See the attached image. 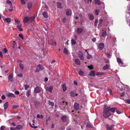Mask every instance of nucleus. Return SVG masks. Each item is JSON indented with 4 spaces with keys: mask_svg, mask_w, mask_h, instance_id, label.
<instances>
[{
    "mask_svg": "<svg viewBox=\"0 0 130 130\" xmlns=\"http://www.w3.org/2000/svg\"><path fill=\"white\" fill-rule=\"evenodd\" d=\"M110 108V107L106 105H104V109L103 112V116L104 117L107 118L110 115L111 113L109 111Z\"/></svg>",
    "mask_w": 130,
    "mask_h": 130,
    "instance_id": "1",
    "label": "nucleus"
},
{
    "mask_svg": "<svg viewBox=\"0 0 130 130\" xmlns=\"http://www.w3.org/2000/svg\"><path fill=\"white\" fill-rule=\"evenodd\" d=\"M126 13V18L127 23L130 27V3H129V6H127Z\"/></svg>",
    "mask_w": 130,
    "mask_h": 130,
    "instance_id": "2",
    "label": "nucleus"
},
{
    "mask_svg": "<svg viewBox=\"0 0 130 130\" xmlns=\"http://www.w3.org/2000/svg\"><path fill=\"white\" fill-rule=\"evenodd\" d=\"M61 119L64 122H67L68 123L69 122L68 118L66 116L64 115L62 116L61 118Z\"/></svg>",
    "mask_w": 130,
    "mask_h": 130,
    "instance_id": "3",
    "label": "nucleus"
},
{
    "mask_svg": "<svg viewBox=\"0 0 130 130\" xmlns=\"http://www.w3.org/2000/svg\"><path fill=\"white\" fill-rule=\"evenodd\" d=\"M67 102H63L62 104V106L63 107H61L62 109H64V110H66V109H67L68 107V106L67 105Z\"/></svg>",
    "mask_w": 130,
    "mask_h": 130,
    "instance_id": "4",
    "label": "nucleus"
},
{
    "mask_svg": "<svg viewBox=\"0 0 130 130\" xmlns=\"http://www.w3.org/2000/svg\"><path fill=\"white\" fill-rule=\"evenodd\" d=\"M44 69V68L43 67L40 65H39L36 67V71L37 72H38L39 71L42 70Z\"/></svg>",
    "mask_w": 130,
    "mask_h": 130,
    "instance_id": "5",
    "label": "nucleus"
},
{
    "mask_svg": "<svg viewBox=\"0 0 130 130\" xmlns=\"http://www.w3.org/2000/svg\"><path fill=\"white\" fill-rule=\"evenodd\" d=\"M45 89L46 91L52 93V90L53 89V87L52 86H50L49 87H47Z\"/></svg>",
    "mask_w": 130,
    "mask_h": 130,
    "instance_id": "6",
    "label": "nucleus"
},
{
    "mask_svg": "<svg viewBox=\"0 0 130 130\" xmlns=\"http://www.w3.org/2000/svg\"><path fill=\"white\" fill-rule=\"evenodd\" d=\"M78 56L82 60H84V57L83 53L79 51L78 53Z\"/></svg>",
    "mask_w": 130,
    "mask_h": 130,
    "instance_id": "7",
    "label": "nucleus"
},
{
    "mask_svg": "<svg viewBox=\"0 0 130 130\" xmlns=\"http://www.w3.org/2000/svg\"><path fill=\"white\" fill-rule=\"evenodd\" d=\"M104 47V44L103 43H101L99 44L98 48L100 50H102Z\"/></svg>",
    "mask_w": 130,
    "mask_h": 130,
    "instance_id": "8",
    "label": "nucleus"
},
{
    "mask_svg": "<svg viewBox=\"0 0 130 130\" xmlns=\"http://www.w3.org/2000/svg\"><path fill=\"white\" fill-rule=\"evenodd\" d=\"M41 90L38 87H36L34 89V92L36 93L40 92Z\"/></svg>",
    "mask_w": 130,
    "mask_h": 130,
    "instance_id": "9",
    "label": "nucleus"
},
{
    "mask_svg": "<svg viewBox=\"0 0 130 130\" xmlns=\"http://www.w3.org/2000/svg\"><path fill=\"white\" fill-rule=\"evenodd\" d=\"M74 107L75 110H78L79 108V104L77 103H75Z\"/></svg>",
    "mask_w": 130,
    "mask_h": 130,
    "instance_id": "10",
    "label": "nucleus"
},
{
    "mask_svg": "<svg viewBox=\"0 0 130 130\" xmlns=\"http://www.w3.org/2000/svg\"><path fill=\"white\" fill-rule=\"evenodd\" d=\"M117 60L120 65L121 66H122V64H123V62L121 59L119 58H117Z\"/></svg>",
    "mask_w": 130,
    "mask_h": 130,
    "instance_id": "11",
    "label": "nucleus"
},
{
    "mask_svg": "<svg viewBox=\"0 0 130 130\" xmlns=\"http://www.w3.org/2000/svg\"><path fill=\"white\" fill-rule=\"evenodd\" d=\"M7 96L9 98L10 97L15 98L16 97L13 94L10 93H8L7 94Z\"/></svg>",
    "mask_w": 130,
    "mask_h": 130,
    "instance_id": "12",
    "label": "nucleus"
},
{
    "mask_svg": "<svg viewBox=\"0 0 130 130\" xmlns=\"http://www.w3.org/2000/svg\"><path fill=\"white\" fill-rule=\"evenodd\" d=\"M2 19L5 21L7 22L8 23H9L11 21V19L10 18H5L4 17H2Z\"/></svg>",
    "mask_w": 130,
    "mask_h": 130,
    "instance_id": "13",
    "label": "nucleus"
},
{
    "mask_svg": "<svg viewBox=\"0 0 130 130\" xmlns=\"http://www.w3.org/2000/svg\"><path fill=\"white\" fill-rule=\"evenodd\" d=\"M13 75L12 74L9 75L8 77V81L9 82H12L13 81Z\"/></svg>",
    "mask_w": 130,
    "mask_h": 130,
    "instance_id": "14",
    "label": "nucleus"
},
{
    "mask_svg": "<svg viewBox=\"0 0 130 130\" xmlns=\"http://www.w3.org/2000/svg\"><path fill=\"white\" fill-rule=\"evenodd\" d=\"M29 21V19L28 17H25L23 20V22L24 23L27 22Z\"/></svg>",
    "mask_w": 130,
    "mask_h": 130,
    "instance_id": "15",
    "label": "nucleus"
},
{
    "mask_svg": "<svg viewBox=\"0 0 130 130\" xmlns=\"http://www.w3.org/2000/svg\"><path fill=\"white\" fill-rule=\"evenodd\" d=\"M88 17L90 20H93L94 17L92 14L91 13H89L88 14Z\"/></svg>",
    "mask_w": 130,
    "mask_h": 130,
    "instance_id": "16",
    "label": "nucleus"
},
{
    "mask_svg": "<svg viewBox=\"0 0 130 130\" xmlns=\"http://www.w3.org/2000/svg\"><path fill=\"white\" fill-rule=\"evenodd\" d=\"M70 94L72 96H75L77 95V94L74 91H71L70 92Z\"/></svg>",
    "mask_w": 130,
    "mask_h": 130,
    "instance_id": "17",
    "label": "nucleus"
},
{
    "mask_svg": "<svg viewBox=\"0 0 130 130\" xmlns=\"http://www.w3.org/2000/svg\"><path fill=\"white\" fill-rule=\"evenodd\" d=\"M113 126V125H106V127L107 130H112Z\"/></svg>",
    "mask_w": 130,
    "mask_h": 130,
    "instance_id": "18",
    "label": "nucleus"
},
{
    "mask_svg": "<svg viewBox=\"0 0 130 130\" xmlns=\"http://www.w3.org/2000/svg\"><path fill=\"white\" fill-rule=\"evenodd\" d=\"M107 35L106 32L105 31H104L102 32V34L101 35H100V37H105Z\"/></svg>",
    "mask_w": 130,
    "mask_h": 130,
    "instance_id": "19",
    "label": "nucleus"
},
{
    "mask_svg": "<svg viewBox=\"0 0 130 130\" xmlns=\"http://www.w3.org/2000/svg\"><path fill=\"white\" fill-rule=\"evenodd\" d=\"M6 3L9 4L10 6V8H13V7L12 6V4L11 2L9 0H7L6 1Z\"/></svg>",
    "mask_w": 130,
    "mask_h": 130,
    "instance_id": "20",
    "label": "nucleus"
},
{
    "mask_svg": "<svg viewBox=\"0 0 130 130\" xmlns=\"http://www.w3.org/2000/svg\"><path fill=\"white\" fill-rule=\"evenodd\" d=\"M83 30V29L82 28H78L77 29V33L78 34L81 33Z\"/></svg>",
    "mask_w": 130,
    "mask_h": 130,
    "instance_id": "21",
    "label": "nucleus"
},
{
    "mask_svg": "<svg viewBox=\"0 0 130 130\" xmlns=\"http://www.w3.org/2000/svg\"><path fill=\"white\" fill-rule=\"evenodd\" d=\"M89 75L90 76H93L95 75V73L94 71H91L90 72Z\"/></svg>",
    "mask_w": 130,
    "mask_h": 130,
    "instance_id": "22",
    "label": "nucleus"
},
{
    "mask_svg": "<svg viewBox=\"0 0 130 130\" xmlns=\"http://www.w3.org/2000/svg\"><path fill=\"white\" fill-rule=\"evenodd\" d=\"M66 14L67 15H70L71 14V11L70 10L68 9L66 10Z\"/></svg>",
    "mask_w": 130,
    "mask_h": 130,
    "instance_id": "23",
    "label": "nucleus"
},
{
    "mask_svg": "<svg viewBox=\"0 0 130 130\" xmlns=\"http://www.w3.org/2000/svg\"><path fill=\"white\" fill-rule=\"evenodd\" d=\"M21 24H19V25H17V27L19 29V31H22L23 30L22 28H21Z\"/></svg>",
    "mask_w": 130,
    "mask_h": 130,
    "instance_id": "24",
    "label": "nucleus"
},
{
    "mask_svg": "<svg viewBox=\"0 0 130 130\" xmlns=\"http://www.w3.org/2000/svg\"><path fill=\"white\" fill-rule=\"evenodd\" d=\"M15 22L16 23V24L17 25H19V24H21L20 21L18 19H16L14 20Z\"/></svg>",
    "mask_w": 130,
    "mask_h": 130,
    "instance_id": "25",
    "label": "nucleus"
},
{
    "mask_svg": "<svg viewBox=\"0 0 130 130\" xmlns=\"http://www.w3.org/2000/svg\"><path fill=\"white\" fill-rule=\"evenodd\" d=\"M43 14L44 17L45 18H47L48 17V13L47 12L44 11Z\"/></svg>",
    "mask_w": 130,
    "mask_h": 130,
    "instance_id": "26",
    "label": "nucleus"
},
{
    "mask_svg": "<svg viewBox=\"0 0 130 130\" xmlns=\"http://www.w3.org/2000/svg\"><path fill=\"white\" fill-rule=\"evenodd\" d=\"M35 16H34L33 17H30L29 18V21L32 22V21H34L35 19Z\"/></svg>",
    "mask_w": 130,
    "mask_h": 130,
    "instance_id": "27",
    "label": "nucleus"
},
{
    "mask_svg": "<svg viewBox=\"0 0 130 130\" xmlns=\"http://www.w3.org/2000/svg\"><path fill=\"white\" fill-rule=\"evenodd\" d=\"M31 93V91L30 90H27L26 93V96L28 97H29Z\"/></svg>",
    "mask_w": 130,
    "mask_h": 130,
    "instance_id": "28",
    "label": "nucleus"
},
{
    "mask_svg": "<svg viewBox=\"0 0 130 130\" xmlns=\"http://www.w3.org/2000/svg\"><path fill=\"white\" fill-rule=\"evenodd\" d=\"M57 7L60 8H62V7L61 6V3L58 2L57 3Z\"/></svg>",
    "mask_w": 130,
    "mask_h": 130,
    "instance_id": "29",
    "label": "nucleus"
},
{
    "mask_svg": "<svg viewBox=\"0 0 130 130\" xmlns=\"http://www.w3.org/2000/svg\"><path fill=\"white\" fill-rule=\"evenodd\" d=\"M75 63L78 65H80V62L79 60L78 59H76L75 60Z\"/></svg>",
    "mask_w": 130,
    "mask_h": 130,
    "instance_id": "30",
    "label": "nucleus"
},
{
    "mask_svg": "<svg viewBox=\"0 0 130 130\" xmlns=\"http://www.w3.org/2000/svg\"><path fill=\"white\" fill-rule=\"evenodd\" d=\"M8 102L5 103L4 105V109H6L8 107Z\"/></svg>",
    "mask_w": 130,
    "mask_h": 130,
    "instance_id": "31",
    "label": "nucleus"
},
{
    "mask_svg": "<svg viewBox=\"0 0 130 130\" xmlns=\"http://www.w3.org/2000/svg\"><path fill=\"white\" fill-rule=\"evenodd\" d=\"M32 6V4L31 3H28L27 5V8L29 9H30Z\"/></svg>",
    "mask_w": 130,
    "mask_h": 130,
    "instance_id": "32",
    "label": "nucleus"
},
{
    "mask_svg": "<svg viewBox=\"0 0 130 130\" xmlns=\"http://www.w3.org/2000/svg\"><path fill=\"white\" fill-rule=\"evenodd\" d=\"M109 65V64H106L105 66L103 67V69L104 70H105L108 68Z\"/></svg>",
    "mask_w": 130,
    "mask_h": 130,
    "instance_id": "33",
    "label": "nucleus"
},
{
    "mask_svg": "<svg viewBox=\"0 0 130 130\" xmlns=\"http://www.w3.org/2000/svg\"><path fill=\"white\" fill-rule=\"evenodd\" d=\"M25 90H26L28 88L30 87V85L27 84H24V85Z\"/></svg>",
    "mask_w": 130,
    "mask_h": 130,
    "instance_id": "34",
    "label": "nucleus"
},
{
    "mask_svg": "<svg viewBox=\"0 0 130 130\" xmlns=\"http://www.w3.org/2000/svg\"><path fill=\"white\" fill-rule=\"evenodd\" d=\"M23 126L21 125H18L16 126V128L18 129H20L22 128Z\"/></svg>",
    "mask_w": 130,
    "mask_h": 130,
    "instance_id": "35",
    "label": "nucleus"
},
{
    "mask_svg": "<svg viewBox=\"0 0 130 130\" xmlns=\"http://www.w3.org/2000/svg\"><path fill=\"white\" fill-rule=\"evenodd\" d=\"M62 88L64 91L66 90L67 88L66 87V85L65 84H64L62 86Z\"/></svg>",
    "mask_w": 130,
    "mask_h": 130,
    "instance_id": "36",
    "label": "nucleus"
},
{
    "mask_svg": "<svg viewBox=\"0 0 130 130\" xmlns=\"http://www.w3.org/2000/svg\"><path fill=\"white\" fill-rule=\"evenodd\" d=\"M71 43L72 44L75 45L76 44V42L75 40L73 39L71 40Z\"/></svg>",
    "mask_w": 130,
    "mask_h": 130,
    "instance_id": "37",
    "label": "nucleus"
},
{
    "mask_svg": "<svg viewBox=\"0 0 130 130\" xmlns=\"http://www.w3.org/2000/svg\"><path fill=\"white\" fill-rule=\"evenodd\" d=\"M116 109V108L115 107H113L112 108H111L110 109V111L114 112L115 110Z\"/></svg>",
    "mask_w": 130,
    "mask_h": 130,
    "instance_id": "38",
    "label": "nucleus"
},
{
    "mask_svg": "<svg viewBox=\"0 0 130 130\" xmlns=\"http://www.w3.org/2000/svg\"><path fill=\"white\" fill-rule=\"evenodd\" d=\"M95 2L96 4L98 5L101 4L99 0H95Z\"/></svg>",
    "mask_w": 130,
    "mask_h": 130,
    "instance_id": "39",
    "label": "nucleus"
},
{
    "mask_svg": "<svg viewBox=\"0 0 130 130\" xmlns=\"http://www.w3.org/2000/svg\"><path fill=\"white\" fill-rule=\"evenodd\" d=\"M63 52L66 54H68V50H67L66 48H64L63 50Z\"/></svg>",
    "mask_w": 130,
    "mask_h": 130,
    "instance_id": "40",
    "label": "nucleus"
},
{
    "mask_svg": "<svg viewBox=\"0 0 130 130\" xmlns=\"http://www.w3.org/2000/svg\"><path fill=\"white\" fill-rule=\"evenodd\" d=\"M49 103H48L49 105H50L51 106H54V103L51 102L50 101H48Z\"/></svg>",
    "mask_w": 130,
    "mask_h": 130,
    "instance_id": "41",
    "label": "nucleus"
},
{
    "mask_svg": "<svg viewBox=\"0 0 130 130\" xmlns=\"http://www.w3.org/2000/svg\"><path fill=\"white\" fill-rule=\"evenodd\" d=\"M87 57L88 58L90 59L92 57V56L88 54V52H87Z\"/></svg>",
    "mask_w": 130,
    "mask_h": 130,
    "instance_id": "42",
    "label": "nucleus"
},
{
    "mask_svg": "<svg viewBox=\"0 0 130 130\" xmlns=\"http://www.w3.org/2000/svg\"><path fill=\"white\" fill-rule=\"evenodd\" d=\"M37 117L38 118H42L43 117V116L42 115H40L39 114H38L37 115Z\"/></svg>",
    "mask_w": 130,
    "mask_h": 130,
    "instance_id": "43",
    "label": "nucleus"
},
{
    "mask_svg": "<svg viewBox=\"0 0 130 130\" xmlns=\"http://www.w3.org/2000/svg\"><path fill=\"white\" fill-rule=\"evenodd\" d=\"M34 104L35 106L37 107L39 104V103L37 101H36L35 102Z\"/></svg>",
    "mask_w": 130,
    "mask_h": 130,
    "instance_id": "44",
    "label": "nucleus"
},
{
    "mask_svg": "<svg viewBox=\"0 0 130 130\" xmlns=\"http://www.w3.org/2000/svg\"><path fill=\"white\" fill-rule=\"evenodd\" d=\"M78 74L79 75H83L84 74V72L80 70L78 73Z\"/></svg>",
    "mask_w": 130,
    "mask_h": 130,
    "instance_id": "45",
    "label": "nucleus"
},
{
    "mask_svg": "<svg viewBox=\"0 0 130 130\" xmlns=\"http://www.w3.org/2000/svg\"><path fill=\"white\" fill-rule=\"evenodd\" d=\"M100 11L99 10L96 9L95 10V13L96 15H98Z\"/></svg>",
    "mask_w": 130,
    "mask_h": 130,
    "instance_id": "46",
    "label": "nucleus"
},
{
    "mask_svg": "<svg viewBox=\"0 0 130 130\" xmlns=\"http://www.w3.org/2000/svg\"><path fill=\"white\" fill-rule=\"evenodd\" d=\"M103 74V73H102L100 72H98L96 73V75L97 76H98L100 75H102Z\"/></svg>",
    "mask_w": 130,
    "mask_h": 130,
    "instance_id": "47",
    "label": "nucleus"
},
{
    "mask_svg": "<svg viewBox=\"0 0 130 130\" xmlns=\"http://www.w3.org/2000/svg\"><path fill=\"white\" fill-rule=\"evenodd\" d=\"M92 125L88 123L87 124L86 126L89 128H91L92 127Z\"/></svg>",
    "mask_w": 130,
    "mask_h": 130,
    "instance_id": "48",
    "label": "nucleus"
},
{
    "mask_svg": "<svg viewBox=\"0 0 130 130\" xmlns=\"http://www.w3.org/2000/svg\"><path fill=\"white\" fill-rule=\"evenodd\" d=\"M125 102L128 104H130V99H127L125 100Z\"/></svg>",
    "mask_w": 130,
    "mask_h": 130,
    "instance_id": "49",
    "label": "nucleus"
},
{
    "mask_svg": "<svg viewBox=\"0 0 130 130\" xmlns=\"http://www.w3.org/2000/svg\"><path fill=\"white\" fill-rule=\"evenodd\" d=\"M19 66L21 69L22 70L23 69V66L22 64L20 63L19 64Z\"/></svg>",
    "mask_w": 130,
    "mask_h": 130,
    "instance_id": "50",
    "label": "nucleus"
},
{
    "mask_svg": "<svg viewBox=\"0 0 130 130\" xmlns=\"http://www.w3.org/2000/svg\"><path fill=\"white\" fill-rule=\"evenodd\" d=\"M3 51L4 53H6L8 52V50L6 48H4Z\"/></svg>",
    "mask_w": 130,
    "mask_h": 130,
    "instance_id": "51",
    "label": "nucleus"
},
{
    "mask_svg": "<svg viewBox=\"0 0 130 130\" xmlns=\"http://www.w3.org/2000/svg\"><path fill=\"white\" fill-rule=\"evenodd\" d=\"M21 4L23 5H24L26 3L24 0H21Z\"/></svg>",
    "mask_w": 130,
    "mask_h": 130,
    "instance_id": "52",
    "label": "nucleus"
},
{
    "mask_svg": "<svg viewBox=\"0 0 130 130\" xmlns=\"http://www.w3.org/2000/svg\"><path fill=\"white\" fill-rule=\"evenodd\" d=\"M5 128V127L4 126H2L0 128V130H4Z\"/></svg>",
    "mask_w": 130,
    "mask_h": 130,
    "instance_id": "53",
    "label": "nucleus"
},
{
    "mask_svg": "<svg viewBox=\"0 0 130 130\" xmlns=\"http://www.w3.org/2000/svg\"><path fill=\"white\" fill-rule=\"evenodd\" d=\"M19 107L18 105H15L12 106V107L13 109H15L17 108L18 107Z\"/></svg>",
    "mask_w": 130,
    "mask_h": 130,
    "instance_id": "54",
    "label": "nucleus"
},
{
    "mask_svg": "<svg viewBox=\"0 0 130 130\" xmlns=\"http://www.w3.org/2000/svg\"><path fill=\"white\" fill-rule=\"evenodd\" d=\"M31 126L32 127L34 128H37V126H34V124H32V125H31Z\"/></svg>",
    "mask_w": 130,
    "mask_h": 130,
    "instance_id": "55",
    "label": "nucleus"
},
{
    "mask_svg": "<svg viewBox=\"0 0 130 130\" xmlns=\"http://www.w3.org/2000/svg\"><path fill=\"white\" fill-rule=\"evenodd\" d=\"M1 98L3 100H5L6 99V97L4 95H2L1 96Z\"/></svg>",
    "mask_w": 130,
    "mask_h": 130,
    "instance_id": "56",
    "label": "nucleus"
},
{
    "mask_svg": "<svg viewBox=\"0 0 130 130\" xmlns=\"http://www.w3.org/2000/svg\"><path fill=\"white\" fill-rule=\"evenodd\" d=\"M92 40L93 42H95L96 40V39L95 38V37L93 38L92 39Z\"/></svg>",
    "mask_w": 130,
    "mask_h": 130,
    "instance_id": "57",
    "label": "nucleus"
},
{
    "mask_svg": "<svg viewBox=\"0 0 130 130\" xmlns=\"http://www.w3.org/2000/svg\"><path fill=\"white\" fill-rule=\"evenodd\" d=\"M19 36L20 37H21L22 39H23V36L22 34H19Z\"/></svg>",
    "mask_w": 130,
    "mask_h": 130,
    "instance_id": "58",
    "label": "nucleus"
},
{
    "mask_svg": "<svg viewBox=\"0 0 130 130\" xmlns=\"http://www.w3.org/2000/svg\"><path fill=\"white\" fill-rule=\"evenodd\" d=\"M103 22L102 20L101 19H100L99 21V24H101Z\"/></svg>",
    "mask_w": 130,
    "mask_h": 130,
    "instance_id": "59",
    "label": "nucleus"
},
{
    "mask_svg": "<svg viewBox=\"0 0 130 130\" xmlns=\"http://www.w3.org/2000/svg\"><path fill=\"white\" fill-rule=\"evenodd\" d=\"M14 93L17 94H20L19 92L18 91H15Z\"/></svg>",
    "mask_w": 130,
    "mask_h": 130,
    "instance_id": "60",
    "label": "nucleus"
},
{
    "mask_svg": "<svg viewBox=\"0 0 130 130\" xmlns=\"http://www.w3.org/2000/svg\"><path fill=\"white\" fill-rule=\"evenodd\" d=\"M88 67L89 68L90 70H92L93 69V67L91 66H88Z\"/></svg>",
    "mask_w": 130,
    "mask_h": 130,
    "instance_id": "61",
    "label": "nucleus"
},
{
    "mask_svg": "<svg viewBox=\"0 0 130 130\" xmlns=\"http://www.w3.org/2000/svg\"><path fill=\"white\" fill-rule=\"evenodd\" d=\"M66 21V19L65 18H64L63 19L62 22L63 23H65Z\"/></svg>",
    "mask_w": 130,
    "mask_h": 130,
    "instance_id": "62",
    "label": "nucleus"
},
{
    "mask_svg": "<svg viewBox=\"0 0 130 130\" xmlns=\"http://www.w3.org/2000/svg\"><path fill=\"white\" fill-rule=\"evenodd\" d=\"M107 57L110 58V57H111V55H110V54L107 53Z\"/></svg>",
    "mask_w": 130,
    "mask_h": 130,
    "instance_id": "63",
    "label": "nucleus"
},
{
    "mask_svg": "<svg viewBox=\"0 0 130 130\" xmlns=\"http://www.w3.org/2000/svg\"><path fill=\"white\" fill-rule=\"evenodd\" d=\"M125 94V93L124 92H123L120 95V96L122 97L124 96Z\"/></svg>",
    "mask_w": 130,
    "mask_h": 130,
    "instance_id": "64",
    "label": "nucleus"
}]
</instances>
